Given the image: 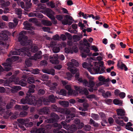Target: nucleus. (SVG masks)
<instances>
[{"instance_id": "a211bd4d", "label": "nucleus", "mask_w": 133, "mask_h": 133, "mask_svg": "<svg viewBox=\"0 0 133 133\" xmlns=\"http://www.w3.org/2000/svg\"><path fill=\"white\" fill-rule=\"evenodd\" d=\"M46 84L50 87V90H56V87L58 85V84L57 83H51V81L50 80L48 81L46 83Z\"/></svg>"}, {"instance_id": "4468645a", "label": "nucleus", "mask_w": 133, "mask_h": 133, "mask_svg": "<svg viewBox=\"0 0 133 133\" xmlns=\"http://www.w3.org/2000/svg\"><path fill=\"white\" fill-rule=\"evenodd\" d=\"M78 51V48L76 46V44L74 45L72 48H66L65 49V52L67 53H70L73 54L74 52L77 53Z\"/></svg>"}, {"instance_id": "7c9ffc66", "label": "nucleus", "mask_w": 133, "mask_h": 133, "mask_svg": "<svg viewBox=\"0 0 133 133\" xmlns=\"http://www.w3.org/2000/svg\"><path fill=\"white\" fill-rule=\"evenodd\" d=\"M43 72L45 73L49 74H51L53 75H55V70L53 69H51L50 70H42Z\"/></svg>"}, {"instance_id": "ea45409f", "label": "nucleus", "mask_w": 133, "mask_h": 133, "mask_svg": "<svg viewBox=\"0 0 133 133\" xmlns=\"http://www.w3.org/2000/svg\"><path fill=\"white\" fill-rule=\"evenodd\" d=\"M15 11L17 15H19L18 18H21V14H22V10L21 8H16Z\"/></svg>"}, {"instance_id": "dca6fc26", "label": "nucleus", "mask_w": 133, "mask_h": 133, "mask_svg": "<svg viewBox=\"0 0 133 133\" xmlns=\"http://www.w3.org/2000/svg\"><path fill=\"white\" fill-rule=\"evenodd\" d=\"M11 33L8 30H2L0 33V37L2 38L4 40H6L8 39V37L7 35H10Z\"/></svg>"}, {"instance_id": "79ce46f5", "label": "nucleus", "mask_w": 133, "mask_h": 133, "mask_svg": "<svg viewBox=\"0 0 133 133\" xmlns=\"http://www.w3.org/2000/svg\"><path fill=\"white\" fill-rule=\"evenodd\" d=\"M58 130L57 129H54L53 130V132L55 133H67V132L63 129H62L61 131Z\"/></svg>"}, {"instance_id": "bb28decb", "label": "nucleus", "mask_w": 133, "mask_h": 133, "mask_svg": "<svg viewBox=\"0 0 133 133\" xmlns=\"http://www.w3.org/2000/svg\"><path fill=\"white\" fill-rule=\"evenodd\" d=\"M47 15L48 17L52 20L53 23L54 24H56L57 23V20L55 19V16L51 14L49 12H48L47 14Z\"/></svg>"}, {"instance_id": "6e6d98bb", "label": "nucleus", "mask_w": 133, "mask_h": 133, "mask_svg": "<svg viewBox=\"0 0 133 133\" xmlns=\"http://www.w3.org/2000/svg\"><path fill=\"white\" fill-rule=\"evenodd\" d=\"M27 112L23 111L20 112L19 114V115L21 117H24L27 115Z\"/></svg>"}, {"instance_id": "4be33fe9", "label": "nucleus", "mask_w": 133, "mask_h": 133, "mask_svg": "<svg viewBox=\"0 0 133 133\" xmlns=\"http://www.w3.org/2000/svg\"><path fill=\"white\" fill-rule=\"evenodd\" d=\"M45 129L44 128H40L38 129L35 128L31 130L30 132L31 133H44V132Z\"/></svg>"}, {"instance_id": "f8f14e48", "label": "nucleus", "mask_w": 133, "mask_h": 133, "mask_svg": "<svg viewBox=\"0 0 133 133\" xmlns=\"http://www.w3.org/2000/svg\"><path fill=\"white\" fill-rule=\"evenodd\" d=\"M50 117V119L46 120L45 122L48 123H53L59 119L58 116L54 113L51 114Z\"/></svg>"}, {"instance_id": "37998d69", "label": "nucleus", "mask_w": 133, "mask_h": 133, "mask_svg": "<svg viewBox=\"0 0 133 133\" xmlns=\"http://www.w3.org/2000/svg\"><path fill=\"white\" fill-rule=\"evenodd\" d=\"M49 99L50 101L52 103H54L55 101L54 96L52 95H50L49 96Z\"/></svg>"}, {"instance_id": "473e14b6", "label": "nucleus", "mask_w": 133, "mask_h": 133, "mask_svg": "<svg viewBox=\"0 0 133 133\" xmlns=\"http://www.w3.org/2000/svg\"><path fill=\"white\" fill-rule=\"evenodd\" d=\"M98 79L100 81L102 82L105 83V82H108L109 81V78H108L105 79V77H104L102 75H100L98 77Z\"/></svg>"}, {"instance_id": "bf43d9fd", "label": "nucleus", "mask_w": 133, "mask_h": 133, "mask_svg": "<svg viewBox=\"0 0 133 133\" xmlns=\"http://www.w3.org/2000/svg\"><path fill=\"white\" fill-rule=\"evenodd\" d=\"M0 43L3 45L4 48L6 49H7L9 46V44L4 43L2 41H0Z\"/></svg>"}, {"instance_id": "c756f323", "label": "nucleus", "mask_w": 133, "mask_h": 133, "mask_svg": "<svg viewBox=\"0 0 133 133\" xmlns=\"http://www.w3.org/2000/svg\"><path fill=\"white\" fill-rule=\"evenodd\" d=\"M16 101L15 99H11L9 103L6 106V108L7 109L11 108L15 103Z\"/></svg>"}, {"instance_id": "e433bc0d", "label": "nucleus", "mask_w": 133, "mask_h": 133, "mask_svg": "<svg viewBox=\"0 0 133 133\" xmlns=\"http://www.w3.org/2000/svg\"><path fill=\"white\" fill-rule=\"evenodd\" d=\"M62 24L64 25L68 24L69 25H71L72 23L71 21H69L66 18L64 19L62 21Z\"/></svg>"}, {"instance_id": "b1692460", "label": "nucleus", "mask_w": 133, "mask_h": 133, "mask_svg": "<svg viewBox=\"0 0 133 133\" xmlns=\"http://www.w3.org/2000/svg\"><path fill=\"white\" fill-rule=\"evenodd\" d=\"M32 99V101L33 102L35 103V105H33L35 106L37 105L38 107H39L42 105V100L39 99L37 101L35 99L36 97L34 96H33Z\"/></svg>"}, {"instance_id": "9d476101", "label": "nucleus", "mask_w": 133, "mask_h": 133, "mask_svg": "<svg viewBox=\"0 0 133 133\" xmlns=\"http://www.w3.org/2000/svg\"><path fill=\"white\" fill-rule=\"evenodd\" d=\"M61 124L63 125V128L67 130H70L72 132L77 130V128L76 126L74 124H72L71 126L69 125H68L64 121H63L61 122Z\"/></svg>"}, {"instance_id": "49530a36", "label": "nucleus", "mask_w": 133, "mask_h": 133, "mask_svg": "<svg viewBox=\"0 0 133 133\" xmlns=\"http://www.w3.org/2000/svg\"><path fill=\"white\" fill-rule=\"evenodd\" d=\"M99 114L103 122H106V117L105 114L103 112H100Z\"/></svg>"}, {"instance_id": "69168bd1", "label": "nucleus", "mask_w": 133, "mask_h": 133, "mask_svg": "<svg viewBox=\"0 0 133 133\" xmlns=\"http://www.w3.org/2000/svg\"><path fill=\"white\" fill-rule=\"evenodd\" d=\"M91 50H94L95 52L99 51L95 45H92L91 47Z\"/></svg>"}, {"instance_id": "6e6552de", "label": "nucleus", "mask_w": 133, "mask_h": 133, "mask_svg": "<svg viewBox=\"0 0 133 133\" xmlns=\"http://www.w3.org/2000/svg\"><path fill=\"white\" fill-rule=\"evenodd\" d=\"M87 77L89 79L88 85V87L89 88H88L89 90L91 92H92L94 90V88H95V84L94 81L93 80L94 79V77L88 75H87Z\"/></svg>"}, {"instance_id": "2f4dec72", "label": "nucleus", "mask_w": 133, "mask_h": 133, "mask_svg": "<svg viewBox=\"0 0 133 133\" xmlns=\"http://www.w3.org/2000/svg\"><path fill=\"white\" fill-rule=\"evenodd\" d=\"M18 81V83L17 84H18L19 82L21 84V86L24 87L27 84V81L26 79H22L20 81H19L18 79H17L16 78L15 82H16Z\"/></svg>"}, {"instance_id": "412c9836", "label": "nucleus", "mask_w": 133, "mask_h": 133, "mask_svg": "<svg viewBox=\"0 0 133 133\" xmlns=\"http://www.w3.org/2000/svg\"><path fill=\"white\" fill-rule=\"evenodd\" d=\"M29 16L30 17L36 16L39 18H42L43 15L42 14L39 12H34L29 13Z\"/></svg>"}, {"instance_id": "72a5a7b5", "label": "nucleus", "mask_w": 133, "mask_h": 133, "mask_svg": "<svg viewBox=\"0 0 133 133\" xmlns=\"http://www.w3.org/2000/svg\"><path fill=\"white\" fill-rule=\"evenodd\" d=\"M41 22L42 24L44 25L50 26L52 25V23L50 21L46 20H42Z\"/></svg>"}, {"instance_id": "f3484780", "label": "nucleus", "mask_w": 133, "mask_h": 133, "mask_svg": "<svg viewBox=\"0 0 133 133\" xmlns=\"http://www.w3.org/2000/svg\"><path fill=\"white\" fill-rule=\"evenodd\" d=\"M50 61L51 63L54 64H57L59 63L58 59V56L56 54L53 55V57L52 56H50Z\"/></svg>"}, {"instance_id": "5701e85b", "label": "nucleus", "mask_w": 133, "mask_h": 133, "mask_svg": "<svg viewBox=\"0 0 133 133\" xmlns=\"http://www.w3.org/2000/svg\"><path fill=\"white\" fill-rule=\"evenodd\" d=\"M17 121L18 122V125H25L26 123L27 122L29 121V119L26 118L25 119H18Z\"/></svg>"}, {"instance_id": "ddd939ff", "label": "nucleus", "mask_w": 133, "mask_h": 133, "mask_svg": "<svg viewBox=\"0 0 133 133\" xmlns=\"http://www.w3.org/2000/svg\"><path fill=\"white\" fill-rule=\"evenodd\" d=\"M123 119L124 121L125 122H127L128 121V118L126 116L119 117L116 118L115 119L116 123L122 126H124L125 125V124L123 122V120H120L119 119Z\"/></svg>"}, {"instance_id": "4c0bfd02", "label": "nucleus", "mask_w": 133, "mask_h": 133, "mask_svg": "<svg viewBox=\"0 0 133 133\" xmlns=\"http://www.w3.org/2000/svg\"><path fill=\"white\" fill-rule=\"evenodd\" d=\"M75 76V78L76 80H77L79 82H82L83 80L82 77H79V74L78 72H76Z\"/></svg>"}, {"instance_id": "13d9d810", "label": "nucleus", "mask_w": 133, "mask_h": 133, "mask_svg": "<svg viewBox=\"0 0 133 133\" xmlns=\"http://www.w3.org/2000/svg\"><path fill=\"white\" fill-rule=\"evenodd\" d=\"M94 60V59L93 58L90 57L89 60V62L90 64V67H92L93 66L92 64H94L93 63L94 61L92 62V60Z\"/></svg>"}, {"instance_id": "6ab92c4d", "label": "nucleus", "mask_w": 133, "mask_h": 133, "mask_svg": "<svg viewBox=\"0 0 133 133\" xmlns=\"http://www.w3.org/2000/svg\"><path fill=\"white\" fill-rule=\"evenodd\" d=\"M35 88V85L33 84L30 85L29 87L28 91L26 93V95L29 97H31L32 96L31 94V93H33L35 91L34 88Z\"/></svg>"}, {"instance_id": "a878e982", "label": "nucleus", "mask_w": 133, "mask_h": 133, "mask_svg": "<svg viewBox=\"0 0 133 133\" xmlns=\"http://www.w3.org/2000/svg\"><path fill=\"white\" fill-rule=\"evenodd\" d=\"M23 25H24V29L28 30H30L32 29L31 23L27 21L24 22Z\"/></svg>"}, {"instance_id": "7ed1b4c3", "label": "nucleus", "mask_w": 133, "mask_h": 133, "mask_svg": "<svg viewBox=\"0 0 133 133\" xmlns=\"http://www.w3.org/2000/svg\"><path fill=\"white\" fill-rule=\"evenodd\" d=\"M71 62H69L68 63V69L72 74H75L78 71V70L76 68H74V66H78L79 63L76 60L73 59L71 60Z\"/></svg>"}, {"instance_id": "e2e57ef3", "label": "nucleus", "mask_w": 133, "mask_h": 133, "mask_svg": "<svg viewBox=\"0 0 133 133\" xmlns=\"http://www.w3.org/2000/svg\"><path fill=\"white\" fill-rule=\"evenodd\" d=\"M105 83H104L100 81L98 83L96 84V86L95 87V88H96L98 87L103 85L105 84Z\"/></svg>"}, {"instance_id": "052dcab7", "label": "nucleus", "mask_w": 133, "mask_h": 133, "mask_svg": "<svg viewBox=\"0 0 133 133\" xmlns=\"http://www.w3.org/2000/svg\"><path fill=\"white\" fill-rule=\"evenodd\" d=\"M52 51L54 53H58L60 51V48L59 47H54L52 49Z\"/></svg>"}, {"instance_id": "4d7b16f0", "label": "nucleus", "mask_w": 133, "mask_h": 133, "mask_svg": "<svg viewBox=\"0 0 133 133\" xmlns=\"http://www.w3.org/2000/svg\"><path fill=\"white\" fill-rule=\"evenodd\" d=\"M82 66L84 68H87L88 70V69L91 68V67H89L88 65H89V64L87 63V62H84L82 64Z\"/></svg>"}, {"instance_id": "5fc2aeb1", "label": "nucleus", "mask_w": 133, "mask_h": 133, "mask_svg": "<svg viewBox=\"0 0 133 133\" xmlns=\"http://www.w3.org/2000/svg\"><path fill=\"white\" fill-rule=\"evenodd\" d=\"M42 80L44 81L46 79H49V75L46 74L43 75L42 76Z\"/></svg>"}, {"instance_id": "2eb2a0df", "label": "nucleus", "mask_w": 133, "mask_h": 133, "mask_svg": "<svg viewBox=\"0 0 133 133\" xmlns=\"http://www.w3.org/2000/svg\"><path fill=\"white\" fill-rule=\"evenodd\" d=\"M74 88L76 90L78 91L81 94L84 93L85 95H87L89 94V92L86 88L76 86H75Z\"/></svg>"}, {"instance_id": "20e7f679", "label": "nucleus", "mask_w": 133, "mask_h": 133, "mask_svg": "<svg viewBox=\"0 0 133 133\" xmlns=\"http://www.w3.org/2000/svg\"><path fill=\"white\" fill-rule=\"evenodd\" d=\"M19 59V57L17 56H13L11 58H9L7 59L6 62L3 63V65L4 66L5 70L9 71L11 69V65L13 61H16Z\"/></svg>"}, {"instance_id": "a19ab883", "label": "nucleus", "mask_w": 133, "mask_h": 133, "mask_svg": "<svg viewBox=\"0 0 133 133\" xmlns=\"http://www.w3.org/2000/svg\"><path fill=\"white\" fill-rule=\"evenodd\" d=\"M90 124L91 125H93L94 126L96 127H97L99 126L98 124L95 122V121L91 118L90 119Z\"/></svg>"}, {"instance_id": "423d86ee", "label": "nucleus", "mask_w": 133, "mask_h": 133, "mask_svg": "<svg viewBox=\"0 0 133 133\" xmlns=\"http://www.w3.org/2000/svg\"><path fill=\"white\" fill-rule=\"evenodd\" d=\"M42 52L41 51H39L36 53L33 56L30 58V59H26L25 60V63L27 67H30L31 66L32 63L31 59L36 60L38 59L41 58V57Z\"/></svg>"}, {"instance_id": "774afa93", "label": "nucleus", "mask_w": 133, "mask_h": 133, "mask_svg": "<svg viewBox=\"0 0 133 133\" xmlns=\"http://www.w3.org/2000/svg\"><path fill=\"white\" fill-rule=\"evenodd\" d=\"M33 125V123L31 122H30L28 123H26L25 125L26 127H32Z\"/></svg>"}, {"instance_id": "338daca9", "label": "nucleus", "mask_w": 133, "mask_h": 133, "mask_svg": "<svg viewBox=\"0 0 133 133\" xmlns=\"http://www.w3.org/2000/svg\"><path fill=\"white\" fill-rule=\"evenodd\" d=\"M38 93L39 95H43L45 94V91L43 89H40L38 90Z\"/></svg>"}, {"instance_id": "0e129e2a", "label": "nucleus", "mask_w": 133, "mask_h": 133, "mask_svg": "<svg viewBox=\"0 0 133 133\" xmlns=\"http://www.w3.org/2000/svg\"><path fill=\"white\" fill-rule=\"evenodd\" d=\"M10 2L8 1L4 2L2 5V8L7 7L9 6L10 5Z\"/></svg>"}, {"instance_id": "393cba45", "label": "nucleus", "mask_w": 133, "mask_h": 133, "mask_svg": "<svg viewBox=\"0 0 133 133\" xmlns=\"http://www.w3.org/2000/svg\"><path fill=\"white\" fill-rule=\"evenodd\" d=\"M116 111L117 114L118 116H122L125 115V111L123 109H118L116 110Z\"/></svg>"}, {"instance_id": "680f3d73", "label": "nucleus", "mask_w": 133, "mask_h": 133, "mask_svg": "<svg viewBox=\"0 0 133 133\" xmlns=\"http://www.w3.org/2000/svg\"><path fill=\"white\" fill-rule=\"evenodd\" d=\"M66 75L67 76L66 78L69 80H70L71 78L72 77V75L70 72H67L66 73Z\"/></svg>"}, {"instance_id": "c85d7f7f", "label": "nucleus", "mask_w": 133, "mask_h": 133, "mask_svg": "<svg viewBox=\"0 0 133 133\" xmlns=\"http://www.w3.org/2000/svg\"><path fill=\"white\" fill-rule=\"evenodd\" d=\"M11 88V92L12 93H15L18 90H19L21 89V87L20 86H15L10 87Z\"/></svg>"}, {"instance_id": "aec40b11", "label": "nucleus", "mask_w": 133, "mask_h": 133, "mask_svg": "<svg viewBox=\"0 0 133 133\" xmlns=\"http://www.w3.org/2000/svg\"><path fill=\"white\" fill-rule=\"evenodd\" d=\"M49 109L47 107H44L39 109L38 111L39 115H42L43 114H48Z\"/></svg>"}, {"instance_id": "603ef678", "label": "nucleus", "mask_w": 133, "mask_h": 133, "mask_svg": "<svg viewBox=\"0 0 133 133\" xmlns=\"http://www.w3.org/2000/svg\"><path fill=\"white\" fill-rule=\"evenodd\" d=\"M59 94L65 96L67 94L66 91L64 89H61L59 93Z\"/></svg>"}, {"instance_id": "1a4fd4ad", "label": "nucleus", "mask_w": 133, "mask_h": 133, "mask_svg": "<svg viewBox=\"0 0 133 133\" xmlns=\"http://www.w3.org/2000/svg\"><path fill=\"white\" fill-rule=\"evenodd\" d=\"M33 96H31L30 97L27 95V96L24 98H23L21 100L20 103L24 104L27 103L31 105H35V103H33L32 101Z\"/></svg>"}, {"instance_id": "cd10ccee", "label": "nucleus", "mask_w": 133, "mask_h": 133, "mask_svg": "<svg viewBox=\"0 0 133 133\" xmlns=\"http://www.w3.org/2000/svg\"><path fill=\"white\" fill-rule=\"evenodd\" d=\"M99 91L102 93L103 96L105 98L111 96V93L109 92H105V91L102 89L99 90Z\"/></svg>"}, {"instance_id": "c03bdc74", "label": "nucleus", "mask_w": 133, "mask_h": 133, "mask_svg": "<svg viewBox=\"0 0 133 133\" xmlns=\"http://www.w3.org/2000/svg\"><path fill=\"white\" fill-rule=\"evenodd\" d=\"M91 117L95 120H98L99 119V116L97 114H92Z\"/></svg>"}, {"instance_id": "39448f33", "label": "nucleus", "mask_w": 133, "mask_h": 133, "mask_svg": "<svg viewBox=\"0 0 133 133\" xmlns=\"http://www.w3.org/2000/svg\"><path fill=\"white\" fill-rule=\"evenodd\" d=\"M26 49V47H24L22 49H15L11 51L8 56V57H10L11 55H20L22 56H25L26 55L25 51H26L25 50Z\"/></svg>"}, {"instance_id": "3c124183", "label": "nucleus", "mask_w": 133, "mask_h": 133, "mask_svg": "<svg viewBox=\"0 0 133 133\" xmlns=\"http://www.w3.org/2000/svg\"><path fill=\"white\" fill-rule=\"evenodd\" d=\"M91 128V126L89 125H86L84 127V130L86 131H89Z\"/></svg>"}, {"instance_id": "f257e3e1", "label": "nucleus", "mask_w": 133, "mask_h": 133, "mask_svg": "<svg viewBox=\"0 0 133 133\" xmlns=\"http://www.w3.org/2000/svg\"><path fill=\"white\" fill-rule=\"evenodd\" d=\"M26 34V32L25 31H22L19 33V36L18 37V40L19 42H20L21 45L24 46H28V48L27 47H25L26 48L25 51L26 55L27 56L30 57L31 54V52H30V51L32 52H35L37 51L38 48L37 46H34L33 47L32 45V41L31 40H28V37L24 35V34Z\"/></svg>"}, {"instance_id": "09e8293b", "label": "nucleus", "mask_w": 133, "mask_h": 133, "mask_svg": "<svg viewBox=\"0 0 133 133\" xmlns=\"http://www.w3.org/2000/svg\"><path fill=\"white\" fill-rule=\"evenodd\" d=\"M8 26L10 29H13L15 28L16 25L12 22H9L8 23Z\"/></svg>"}, {"instance_id": "a18cd8bd", "label": "nucleus", "mask_w": 133, "mask_h": 133, "mask_svg": "<svg viewBox=\"0 0 133 133\" xmlns=\"http://www.w3.org/2000/svg\"><path fill=\"white\" fill-rule=\"evenodd\" d=\"M32 5V3L31 2V0H28L25 3V6L26 7L28 8L29 9L31 8Z\"/></svg>"}, {"instance_id": "f03ea898", "label": "nucleus", "mask_w": 133, "mask_h": 133, "mask_svg": "<svg viewBox=\"0 0 133 133\" xmlns=\"http://www.w3.org/2000/svg\"><path fill=\"white\" fill-rule=\"evenodd\" d=\"M58 112H60L63 114H65L67 115L66 119L65 121L67 122H70L71 120H73V118L75 117V115L74 113L70 114L71 112H74L76 111L75 108L72 107L70 108V109H67L59 108L57 110Z\"/></svg>"}, {"instance_id": "f704fd0d", "label": "nucleus", "mask_w": 133, "mask_h": 133, "mask_svg": "<svg viewBox=\"0 0 133 133\" xmlns=\"http://www.w3.org/2000/svg\"><path fill=\"white\" fill-rule=\"evenodd\" d=\"M59 103L64 107H68L69 106V102L67 101H59Z\"/></svg>"}, {"instance_id": "8fccbe9b", "label": "nucleus", "mask_w": 133, "mask_h": 133, "mask_svg": "<svg viewBox=\"0 0 133 133\" xmlns=\"http://www.w3.org/2000/svg\"><path fill=\"white\" fill-rule=\"evenodd\" d=\"M27 81L28 82L30 83H34L35 82V80L33 77H30L28 78Z\"/></svg>"}, {"instance_id": "58836bf2", "label": "nucleus", "mask_w": 133, "mask_h": 133, "mask_svg": "<svg viewBox=\"0 0 133 133\" xmlns=\"http://www.w3.org/2000/svg\"><path fill=\"white\" fill-rule=\"evenodd\" d=\"M114 103L116 105L121 106L122 104V101L121 100L117 99H115L113 101Z\"/></svg>"}, {"instance_id": "c9c22d12", "label": "nucleus", "mask_w": 133, "mask_h": 133, "mask_svg": "<svg viewBox=\"0 0 133 133\" xmlns=\"http://www.w3.org/2000/svg\"><path fill=\"white\" fill-rule=\"evenodd\" d=\"M117 66L121 69H124L125 71H127L128 70V68L126 65L122 63H121L120 64H118Z\"/></svg>"}, {"instance_id": "0eeeda50", "label": "nucleus", "mask_w": 133, "mask_h": 133, "mask_svg": "<svg viewBox=\"0 0 133 133\" xmlns=\"http://www.w3.org/2000/svg\"><path fill=\"white\" fill-rule=\"evenodd\" d=\"M16 79V75H13L9 78V80H4L2 79H0V84L2 83H4V85L5 86H9L10 87H11V85L10 83L11 82H14L15 84H17L18 81L15 82Z\"/></svg>"}, {"instance_id": "864d4df0", "label": "nucleus", "mask_w": 133, "mask_h": 133, "mask_svg": "<svg viewBox=\"0 0 133 133\" xmlns=\"http://www.w3.org/2000/svg\"><path fill=\"white\" fill-rule=\"evenodd\" d=\"M86 97L89 100L91 101V99L95 98V96L94 94H91L87 96Z\"/></svg>"}, {"instance_id": "de8ad7c7", "label": "nucleus", "mask_w": 133, "mask_h": 133, "mask_svg": "<svg viewBox=\"0 0 133 133\" xmlns=\"http://www.w3.org/2000/svg\"><path fill=\"white\" fill-rule=\"evenodd\" d=\"M83 43L84 44L88 47H90V44L88 42L87 40L85 39H83Z\"/></svg>"}, {"instance_id": "9b49d317", "label": "nucleus", "mask_w": 133, "mask_h": 133, "mask_svg": "<svg viewBox=\"0 0 133 133\" xmlns=\"http://www.w3.org/2000/svg\"><path fill=\"white\" fill-rule=\"evenodd\" d=\"M94 63L95 66L93 69L89 68L88 69V71L91 74H99V71L100 70V67L96 66L98 65V63L97 62H93Z\"/></svg>"}]
</instances>
